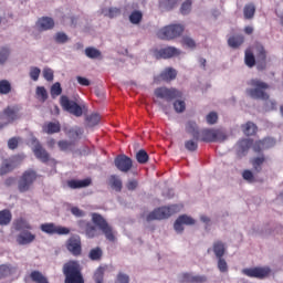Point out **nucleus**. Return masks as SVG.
<instances>
[{
	"label": "nucleus",
	"mask_w": 283,
	"mask_h": 283,
	"mask_svg": "<svg viewBox=\"0 0 283 283\" xmlns=\"http://www.w3.org/2000/svg\"><path fill=\"white\" fill-rule=\"evenodd\" d=\"M242 178H243V180H245L250 185L256 181L255 180V175H253V171H251L250 169L243 170Z\"/></svg>",
	"instance_id": "48"
},
{
	"label": "nucleus",
	"mask_w": 283,
	"mask_h": 283,
	"mask_svg": "<svg viewBox=\"0 0 283 283\" xmlns=\"http://www.w3.org/2000/svg\"><path fill=\"white\" fill-rule=\"evenodd\" d=\"M92 185V178H85L82 180L71 179L67 181V187L70 189H85V187H90Z\"/></svg>",
	"instance_id": "21"
},
{
	"label": "nucleus",
	"mask_w": 283,
	"mask_h": 283,
	"mask_svg": "<svg viewBox=\"0 0 283 283\" xmlns=\"http://www.w3.org/2000/svg\"><path fill=\"white\" fill-rule=\"evenodd\" d=\"M218 259V269L220 273H227L229 271V265L227 264V260L224 258L220 256Z\"/></svg>",
	"instance_id": "51"
},
{
	"label": "nucleus",
	"mask_w": 283,
	"mask_h": 283,
	"mask_svg": "<svg viewBox=\"0 0 283 283\" xmlns=\"http://www.w3.org/2000/svg\"><path fill=\"white\" fill-rule=\"evenodd\" d=\"M8 147L9 149H17L19 147V138L18 137H12L8 140Z\"/></svg>",
	"instance_id": "64"
},
{
	"label": "nucleus",
	"mask_w": 283,
	"mask_h": 283,
	"mask_svg": "<svg viewBox=\"0 0 283 283\" xmlns=\"http://www.w3.org/2000/svg\"><path fill=\"white\" fill-rule=\"evenodd\" d=\"M191 0H186L180 8L181 14H189L191 12Z\"/></svg>",
	"instance_id": "57"
},
{
	"label": "nucleus",
	"mask_w": 283,
	"mask_h": 283,
	"mask_svg": "<svg viewBox=\"0 0 283 283\" xmlns=\"http://www.w3.org/2000/svg\"><path fill=\"white\" fill-rule=\"evenodd\" d=\"M33 154L38 160H41V163H49L50 161V153L43 148L41 143L36 142V144L33 147Z\"/></svg>",
	"instance_id": "18"
},
{
	"label": "nucleus",
	"mask_w": 283,
	"mask_h": 283,
	"mask_svg": "<svg viewBox=\"0 0 283 283\" xmlns=\"http://www.w3.org/2000/svg\"><path fill=\"white\" fill-rule=\"evenodd\" d=\"M114 163L118 171H122L123 174H127V171H130L134 167V161L126 155H118Z\"/></svg>",
	"instance_id": "11"
},
{
	"label": "nucleus",
	"mask_w": 283,
	"mask_h": 283,
	"mask_svg": "<svg viewBox=\"0 0 283 283\" xmlns=\"http://www.w3.org/2000/svg\"><path fill=\"white\" fill-rule=\"evenodd\" d=\"M266 163V157L264 155H260L259 157H254L250 159V165H252V169L254 174L262 172V166Z\"/></svg>",
	"instance_id": "23"
},
{
	"label": "nucleus",
	"mask_w": 283,
	"mask_h": 283,
	"mask_svg": "<svg viewBox=\"0 0 283 283\" xmlns=\"http://www.w3.org/2000/svg\"><path fill=\"white\" fill-rule=\"evenodd\" d=\"M105 271H107L106 266H98L94 274H93V280L95 283H103L105 280Z\"/></svg>",
	"instance_id": "35"
},
{
	"label": "nucleus",
	"mask_w": 283,
	"mask_h": 283,
	"mask_svg": "<svg viewBox=\"0 0 283 283\" xmlns=\"http://www.w3.org/2000/svg\"><path fill=\"white\" fill-rule=\"evenodd\" d=\"M108 185L111 189H114V191H117V192L123 191V181L116 175H112L109 177Z\"/></svg>",
	"instance_id": "31"
},
{
	"label": "nucleus",
	"mask_w": 283,
	"mask_h": 283,
	"mask_svg": "<svg viewBox=\"0 0 283 283\" xmlns=\"http://www.w3.org/2000/svg\"><path fill=\"white\" fill-rule=\"evenodd\" d=\"M30 277L32 282L35 283H50V281H48V277H45V275H43V273H41L40 271H32Z\"/></svg>",
	"instance_id": "39"
},
{
	"label": "nucleus",
	"mask_w": 283,
	"mask_h": 283,
	"mask_svg": "<svg viewBox=\"0 0 283 283\" xmlns=\"http://www.w3.org/2000/svg\"><path fill=\"white\" fill-rule=\"evenodd\" d=\"M85 234L87 235V238H96V235H98V230L94 224L87 222Z\"/></svg>",
	"instance_id": "46"
},
{
	"label": "nucleus",
	"mask_w": 283,
	"mask_h": 283,
	"mask_svg": "<svg viewBox=\"0 0 283 283\" xmlns=\"http://www.w3.org/2000/svg\"><path fill=\"white\" fill-rule=\"evenodd\" d=\"M243 275L248 277H256L258 280H264V277H269L271 274L270 268H250L242 270Z\"/></svg>",
	"instance_id": "12"
},
{
	"label": "nucleus",
	"mask_w": 283,
	"mask_h": 283,
	"mask_svg": "<svg viewBox=\"0 0 283 283\" xmlns=\"http://www.w3.org/2000/svg\"><path fill=\"white\" fill-rule=\"evenodd\" d=\"M156 59H174V56H180V50L176 46H167L160 50H155Z\"/></svg>",
	"instance_id": "14"
},
{
	"label": "nucleus",
	"mask_w": 283,
	"mask_h": 283,
	"mask_svg": "<svg viewBox=\"0 0 283 283\" xmlns=\"http://www.w3.org/2000/svg\"><path fill=\"white\" fill-rule=\"evenodd\" d=\"M251 145H253V139H240L237 143V156H239V158H242V156H247L249 149H251Z\"/></svg>",
	"instance_id": "17"
},
{
	"label": "nucleus",
	"mask_w": 283,
	"mask_h": 283,
	"mask_svg": "<svg viewBox=\"0 0 283 283\" xmlns=\"http://www.w3.org/2000/svg\"><path fill=\"white\" fill-rule=\"evenodd\" d=\"M85 55L87 59H102L103 54L101 51L94 46H88L85 49Z\"/></svg>",
	"instance_id": "40"
},
{
	"label": "nucleus",
	"mask_w": 283,
	"mask_h": 283,
	"mask_svg": "<svg viewBox=\"0 0 283 283\" xmlns=\"http://www.w3.org/2000/svg\"><path fill=\"white\" fill-rule=\"evenodd\" d=\"M29 76L32 81H39V76H41V69L31 66Z\"/></svg>",
	"instance_id": "53"
},
{
	"label": "nucleus",
	"mask_w": 283,
	"mask_h": 283,
	"mask_svg": "<svg viewBox=\"0 0 283 283\" xmlns=\"http://www.w3.org/2000/svg\"><path fill=\"white\" fill-rule=\"evenodd\" d=\"M60 105L64 109V112H69L73 116L77 118L83 116V107L78 105L75 101L70 99V97L63 95L60 98Z\"/></svg>",
	"instance_id": "8"
},
{
	"label": "nucleus",
	"mask_w": 283,
	"mask_h": 283,
	"mask_svg": "<svg viewBox=\"0 0 283 283\" xmlns=\"http://www.w3.org/2000/svg\"><path fill=\"white\" fill-rule=\"evenodd\" d=\"M40 229L48 235H70V228L63 226H56L55 223H42Z\"/></svg>",
	"instance_id": "9"
},
{
	"label": "nucleus",
	"mask_w": 283,
	"mask_h": 283,
	"mask_svg": "<svg viewBox=\"0 0 283 283\" xmlns=\"http://www.w3.org/2000/svg\"><path fill=\"white\" fill-rule=\"evenodd\" d=\"M43 76L45 81L52 82L54 81V71H52L50 67H45L43 69Z\"/></svg>",
	"instance_id": "60"
},
{
	"label": "nucleus",
	"mask_w": 283,
	"mask_h": 283,
	"mask_svg": "<svg viewBox=\"0 0 283 283\" xmlns=\"http://www.w3.org/2000/svg\"><path fill=\"white\" fill-rule=\"evenodd\" d=\"M199 134L202 143H224L227 139V134L220 129L205 128Z\"/></svg>",
	"instance_id": "6"
},
{
	"label": "nucleus",
	"mask_w": 283,
	"mask_h": 283,
	"mask_svg": "<svg viewBox=\"0 0 283 283\" xmlns=\"http://www.w3.org/2000/svg\"><path fill=\"white\" fill-rule=\"evenodd\" d=\"M174 213H178L177 205L157 208L146 216L143 213L142 218H145L146 222H154V220H167V218H171Z\"/></svg>",
	"instance_id": "3"
},
{
	"label": "nucleus",
	"mask_w": 283,
	"mask_h": 283,
	"mask_svg": "<svg viewBox=\"0 0 283 283\" xmlns=\"http://www.w3.org/2000/svg\"><path fill=\"white\" fill-rule=\"evenodd\" d=\"M244 43V36L243 35H232L228 39V45L230 48H233L234 50L240 48Z\"/></svg>",
	"instance_id": "34"
},
{
	"label": "nucleus",
	"mask_w": 283,
	"mask_h": 283,
	"mask_svg": "<svg viewBox=\"0 0 283 283\" xmlns=\"http://www.w3.org/2000/svg\"><path fill=\"white\" fill-rule=\"evenodd\" d=\"M63 93V88L61 87V83H54L51 87V95L52 96H61Z\"/></svg>",
	"instance_id": "56"
},
{
	"label": "nucleus",
	"mask_w": 283,
	"mask_h": 283,
	"mask_svg": "<svg viewBox=\"0 0 283 283\" xmlns=\"http://www.w3.org/2000/svg\"><path fill=\"white\" fill-rule=\"evenodd\" d=\"M38 28H40V30H43V31L52 30V28H54V20L48 17L41 18L38 21Z\"/></svg>",
	"instance_id": "32"
},
{
	"label": "nucleus",
	"mask_w": 283,
	"mask_h": 283,
	"mask_svg": "<svg viewBox=\"0 0 283 283\" xmlns=\"http://www.w3.org/2000/svg\"><path fill=\"white\" fill-rule=\"evenodd\" d=\"M12 92V84L8 80L0 81V94L6 95Z\"/></svg>",
	"instance_id": "43"
},
{
	"label": "nucleus",
	"mask_w": 283,
	"mask_h": 283,
	"mask_svg": "<svg viewBox=\"0 0 283 283\" xmlns=\"http://www.w3.org/2000/svg\"><path fill=\"white\" fill-rule=\"evenodd\" d=\"M241 129L244 136H255V134H258V125L253 122H248L241 125Z\"/></svg>",
	"instance_id": "29"
},
{
	"label": "nucleus",
	"mask_w": 283,
	"mask_h": 283,
	"mask_svg": "<svg viewBox=\"0 0 283 283\" xmlns=\"http://www.w3.org/2000/svg\"><path fill=\"white\" fill-rule=\"evenodd\" d=\"M184 282L188 283H205L207 282L206 275H193L191 273H184L182 274Z\"/></svg>",
	"instance_id": "26"
},
{
	"label": "nucleus",
	"mask_w": 283,
	"mask_h": 283,
	"mask_svg": "<svg viewBox=\"0 0 283 283\" xmlns=\"http://www.w3.org/2000/svg\"><path fill=\"white\" fill-rule=\"evenodd\" d=\"M182 32H185V25L182 24H169L157 31L158 39L161 41H174V39H178L182 36Z\"/></svg>",
	"instance_id": "4"
},
{
	"label": "nucleus",
	"mask_w": 283,
	"mask_h": 283,
	"mask_svg": "<svg viewBox=\"0 0 283 283\" xmlns=\"http://www.w3.org/2000/svg\"><path fill=\"white\" fill-rule=\"evenodd\" d=\"M275 146V139L268 137L262 140H258L253 145V151L255 154H261V151H264L265 149H271V147Z\"/></svg>",
	"instance_id": "16"
},
{
	"label": "nucleus",
	"mask_w": 283,
	"mask_h": 283,
	"mask_svg": "<svg viewBox=\"0 0 283 283\" xmlns=\"http://www.w3.org/2000/svg\"><path fill=\"white\" fill-rule=\"evenodd\" d=\"M36 180V171L29 169L25 170L18 181V190L20 193H25V191H30V187L34 185Z\"/></svg>",
	"instance_id": "7"
},
{
	"label": "nucleus",
	"mask_w": 283,
	"mask_h": 283,
	"mask_svg": "<svg viewBox=\"0 0 283 283\" xmlns=\"http://www.w3.org/2000/svg\"><path fill=\"white\" fill-rule=\"evenodd\" d=\"M12 222V212L10 210L0 211V226L6 227Z\"/></svg>",
	"instance_id": "37"
},
{
	"label": "nucleus",
	"mask_w": 283,
	"mask_h": 283,
	"mask_svg": "<svg viewBox=\"0 0 283 283\" xmlns=\"http://www.w3.org/2000/svg\"><path fill=\"white\" fill-rule=\"evenodd\" d=\"M182 224H187V226L196 224V220H193V218L187 214L179 216L174 223V229L175 231H177V233H182V231H185V228L182 227Z\"/></svg>",
	"instance_id": "15"
},
{
	"label": "nucleus",
	"mask_w": 283,
	"mask_h": 283,
	"mask_svg": "<svg viewBox=\"0 0 283 283\" xmlns=\"http://www.w3.org/2000/svg\"><path fill=\"white\" fill-rule=\"evenodd\" d=\"M66 249L74 258H78L83 253V244L78 235H72L66 241Z\"/></svg>",
	"instance_id": "10"
},
{
	"label": "nucleus",
	"mask_w": 283,
	"mask_h": 283,
	"mask_svg": "<svg viewBox=\"0 0 283 283\" xmlns=\"http://www.w3.org/2000/svg\"><path fill=\"white\" fill-rule=\"evenodd\" d=\"M43 132L50 135L59 134V132H61V124L59 122L57 123L51 122L43 127Z\"/></svg>",
	"instance_id": "36"
},
{
	"label": "nucleus",
	"mask_w": 283,
	"mask_h": 283,
	"mask_svg": "<svg viewBox=\"0 0 283 283\" xmlns=\"http://www.w3.org/2000/svg\"><path fill=\"white\" fill-rule=\"evenodd\" d=\"M8 56H10V49L8 48L0 49V65H3V63L8 61Z\"/></svg>",
	"instance_id": "55"
},
{
	"label": "nucleus",
	"mask_w": 283,
	"mask_h": 283,
	"mask_svg": "<svg viewBox=\"0 0 283 283\" xmlns=\"http://www.w3.org/2000/svg\"><path fill=\"white\" fill-rule=\"evenodd\" d=\"M212 250L216 258H224V253H227V248L222 241H216L212 245Z\"/></svg>",
	"instance_id": "33"
},
{
	"label": "nucleus",
	"mask_w": 283,
	"mask_h": 283,
	"mask_svg": "<svg viewBox=\"0 0 283 283\" xmlns=\"http://www.w3.org/2000/svg\"><path fill=\"white\" fill-rule=\"evenodd\" d=\"M187 134H191L195 140H200V130H198V124L193 120H189L186 124Z\"/></svg>",
	"instance_id": "25"
},
{
	"label": "nucleus",
	"mask_w": 283,
	"mask_h": 283,
	"mask_svg": "<svg viewBox=\"0 0 283 283\" xmlns=\"http://www.w3.org/2000/svg\"><path fill=\"white\" fill-rule=\"evenodd\" d=\"M88 127H96L101 123V115L93 113L86 118Z\"/></svg>",
	"instance_id": "45"
},
{
	"label": "nucleus",
	"mask_w": 283,
	"mask_h": 283,
	"mask_svg": "<svg viewBox=\"0 0 283 283\" xmlns=\"http://www.w3.org/2000/svg\"><path fill=\"white\" fill-rule=\"evenodd\" d=\"M78 261H69L63 265L64 283H85Z\"/></svg>",
	"instance_id": "1"
},
{
	"label": "nucleus",
	"mask_w": 283,
	"mask_h": 283,
	"mask_svg": "<svg viewBox=\"0 0 283 283\" xmlns=\"http://www.w3.org/2000/svg\"><path fill=\"white\" fill-rule=\"evenodd\" d=\"M155 96H157V98H165V101L171 102L175 98H179L180 92L176 88L159 87L155 90Z\"/></svg>",
	"instance_id": "13"
},
{
	"label": "nucleus",
	"mask_w": 283,
	"mask_h": 283,
	"mask_svg": "<svg viewBox=\"0 0 283 283\" xmlns=\"http://www.w3.org/2000/svg\"><path fill=\"white\" fill-rule=\"evenodd\" d=\"M17 268L8 264L0 265V280H3V277H12V275H15Z\"/></svg>",
	"instance_id": "27"
},
{
	"label": "nucleus",
	"mask_w": 283,
	"mask_h": 283,
	"mask_svg": "<svg viewBox=\"0 0 283 283\" xmlns=\"http://www.w3.org/2000/svg\"><path fill=\"white\" fill-rule=\"evenodd\" d=\"M3 118L8 120V123H14V120H19V107L17 106H8L2 112Z\"/></svg>",
	"instance_id": "20"
},
{
	"label": "nucleus",
	"mask_w": 283,
	"mask_h": 283,
	"mask_svg": "<svg viewBox=\"0 0 283 283\" xmlns=\"http://www.w3.org/2000/svg\"><path fill=\"white\" fill-rule=\"evenodd\" d=\"M248 85L252 87L245 90L248 96L260 101H269V93L266 92V90H269V84H266V82H262V80L259 78H252L248 82Z\"/></svg>",
	"instance_id": "2"
},
{
	"label": "nucleus",
	"mask_w": 283,
	"mask_h": 283,
	"mask_svg": "<svg viewBox=\"0 0 283 283\" xmlns=\"http://www.w3.org/2000/svg\"><path fill=\"white\" fill-rule=\"evenodd\" d=\"M206 120H207L208 125H216V123H218V113L210 112L207 115Z\"/></svg>",
	"instance_id": "58"
},
{
	"label": "nucleus",
	"mask_w": 283,
	"mask_h": 283,
	"mask_svg": "<svg viewBox=\"0 0 283 283\" xmlns=\"http://www.w3.org/2000/svg\"><path fill=\"white\" fill-rule=\"evenodd\" d=\"M256 69L259 70V72H262V70H266V51L264 50V48H261L259 51Z\"/></svg>",
	"instance_id": "30"
},
{
	"label": "nucleus",
	"mask_w": 283,
	"mask_h": 283,
	"mask_svg": "<svg viewBox=\"0 0 283 283\" xmlns=\"http://www.w3.org/2000/svg\"><path fill=\"white\" fill-rule=\"evenodd\" d=\"M161 6L165 10H174V8L178 6V0H163Z\"/></svg>",
	"instance_id": "54"
},
{
	"label": "nucleus",
	"mask_w": 283,
	"mask_h": 283,
	"mask_svg": "<svg viewBox=\"0 0 283 283\" xmlns=\"http://www.w3.org/2000/svg\"><path fill=\"white\" fill-rule=\"evenodd\" d=\"M119 14L120 9L112 7L108 9V12L105 13V17H108V19H116V17H119Z\"/></svg>",
	"instance_id": "59"
},
{
	"label": "nucleus",
	"mask_w": 283,
	"mask_h": 283,
	"mask_svg": "<svg viewBox=\"0 0 283 283\" xmlns=\"http://www.w3.org/2000/svg\"><path fill=\"white\" fill-rule=\"evenodd\" d=\"M35 94H36L38 98H40V101H42L43 103H45V101H48V91L45 90V87L38 86Z\"/></svg>",
	"instance_id": "49"
},
{
	"label": "nucleus",
	"mask_w": 283,
	"mask_h": 283,
	"mask_svg": "<svg viewBox=\"0 0 283 283\" xmlns=\"http://www.w3.org/2000/svg\"><path fill=\"white\" fill-rule=\"evenodd\" d=\"M243 17L244 19H253L255 17V4L248 3L243 8Z\"/></svg>",
	"instance_id": "38"
},
{
	"label": "nucleus",
	"mask_w": 283,
	"mask_h": 283,
	"mask_svg": "<svg viewBox=\"0 0 283 283\" xmlns=\"http://www.w3.org/2000/svg\"><path fill=\"white\" fill-rule=\"evenodd\" d=\"M177 76L178 72L175 69L167 67L160 73L159 78H161V81H166V83H169L170 81H175Z\"/></svg>",
	"instance_id": "28"
},
{
	"label": "nucleus",
	"mask_w": 283,
	"mask_h": 283,
	"mask_svg": "<svg viewBox=\"0 0 283 283\" xmlns=\"http://www.w3.org/2000/svg\"><path fill=\"white\" fill-rule=\"evenodd\" d=\"M54 39L56 43H67L69 41L67 34L63 32L56 33Z\"/></svg>",
	"instance_id": "61"
},
{
	"label": "nucleus",
	"mask_w": 283,
	"mask_h": 283,
	"mask_svg": "<svg viewBox=\"0 0 283 283\" xmlns=\"http://www.w3.org/2000/svg\"><path fill=\"white\" fill-rule=\"evenodd\" d=\"M245 65L248 67H254L255 66V55H253V53L247 51L245 52Z\"/></svg>",
	"instance_id": "50"
},
{
	"label": "nucleus",
	"mask_w": 283,
	"mask_h": 283,
	"mask_svg": "<svg viewBox=\"0 0 283 283\" xmlns=\"http://www.w3.org/2000/svg\"><path fill=\"white\" fill-rule=\"evenodd\" d=\"M17 169V164L12 159H4L2 165L0 166V176H6V174H10Z\"/></svg>",
	"instance_id": "24"
},
{
	"label": "nucleus",
	"mask_w": 283,
	"mask_h": 283,
	"mask_svg": "<svg viewBox=\"0 0 283 283\" xmlns=\"http://www.w3.org/2000/svg\"><path fill=\"white\" fill-rule=\"evenodd\" d=\"M73 144L71 142H67V140H60L57 143V147L61 149V151H67V149H70V147Z\"/></svg>",
	"instance_id": "63"
},
{
	"label": "nucleus",
	"mask_w": 283,
	"mask_h": 283,
	"mask_svg": "<svg viewBox=\"0 0 283 283\" xmlns=\"http://www.w3.org/2000/svg\"><path fill=\"white\" fill-rule=\"evenodd\" d=\"M13 229L15 231H32V224L28 219L20 217L13 221Z\"/></svg>",
	"instance_id": "22"
},
{
	"label": "nucleus",
	"mask_w": 283,
	"mask_h": 283,
	"mask_svg": "<svg viewBox=\"0 0 283 283\" xmlns=\"http://www.w3.org/2000/svg\"><path fill=\"white\" fill-rule=\"evenodd\" d=\"M174 108L177 114H182V112L187 109V104L185 103V101H176L174 103Z\"/></svg>",
	"instance_id": "52"
},
{
	"label": "nucleus",
	"mask_w": 283,
	"mask_h": 283,
	"mask_svg": "<svg viewBox=\"0 0 283 283\" xmlns=\"http://www.w3.org/2000/svg\"><path fill=\"white\" fill-rule=\"evenodd\" d=\"M115 283H129V275H127L123 272H119L117 274Z\"/></svg>",
	"instance_id": "62"
},
{
	"label": "nucleus",
	"mask_w": 283,
	"mask_h": 283,
	"mask_svg": "<svg viewBox=\"0 0 283 283\" xmlns=\"http://www.w3.org/2000/svg\"><path fill=\"white\" fill-rule=\"evenodd\" d=\"M185 148L188 151H197L198 150V140L196 138L186 140Z\"/></svg>",
	"instance_id": "47"
},
{
	"label": "nucleus",
	"mask_w": 283,
	"mask_h": 283,
	"mask_svg": "<svg viewBox=\"0 0 283 283\" xmlns=\"http://www.w3.org/2000/svg\"><path fill=\"white\" fill-rule=\"evenodd\" d=\"M90 260L93 262H98L103 258V250L101 248H94L88 253Z\"/></svg>",
	"instance_id": "41"
},
{
	"label": "nucleus",
	"mask_w": 283,
	"mask_h": 283,
	"mask_svg": "<svg viewBox=\"0 0 283 283\" xmlns=\"http://www.w3.org/2000/svg\"><path fill=\"white\" fill-rule=\"evenodd\" d=\"M34 240H36V234H33L30 230H22L17 237V242L21 245L32 244Z\"/></svg>",
	"instance_id": "19"
},
{
	"label": "nucleus",
	"mask_w": 283,
	"mask_h": 283,
	"mask_svg": "<svg viewBox=\"0 0 283 283\" xmlns=\"http://www.w3.org/2000/svg\"><path fill=\"white\" fill-rule=\"evenodd\" d=\"M136 160L139 165H147V163H149V154H147L145 149H140L136 154Z\"/></svg>",
	"instance_id": "42"
},
{
	"label": "nucleus",
	"mask_w": 283,
	"mask_h": 283,
	"mask_svg": "<svg viewBox=\"0 0 283 283\" xmlns=\"http://www.w3.org/2000/svg\"><path fill=\"white\" fill-rule=\"evenodd\" d=\"M91 217L93 224L102 230L106 240H108V242H114L116 240V237L114 235V230L111 228L109 223H107V220H105V218H103L101 213L96 212H93Z\"/></svg>",
	"instance_id": "5"
},
{
	"label": "nucleus",
	"mask_w": 283,
	"mask_h": 283,
	"mask_svg": "<svg viewBox=\"0 0 283 283\" xmlns=\"http://www.w3.org/2000/svg\"><path fill=\"white\" fill-rule=\"evenodd\" d=\"M129 21L133 25H138L143 21V12L138 10L133 11L129 15Z\"/></svg>",
	"instance_id": "44"
}]
</instances>
